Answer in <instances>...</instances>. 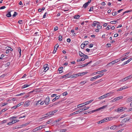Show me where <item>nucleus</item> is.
<instances>
[{"label":"nucleus","mask_w":132,"mask_h":132,"mask_svg":"<svg viewBox=\"0 0 132 132\" xmlns=\"http://www.w3.org/2000/svg\"><path fill=\"white\" fill-rule=\"evenodd\" d=\"M30 104L29 102H26L24 104V105L25 106L27 107Z\"/></svg>","instance_id":"aec40b11"},{"label":"nucleus","mask_w":132,"mask_h":132,"mask_svg":"<svg viewBox=\"0 0 132 132\" xmlns=\"http://www.w3.org/2000/svg\"><path fill=\"white\" fill-rule=\"evenodd\" d=\"M101 26L100 25H98L97 26V28L98 29H100L101 28Z\"/></svg>","instance_id":"5fc2aeb1"},{"label":"nucleus","mask_w":132,"mask_h":132,"mask_svg":"<svg viewBox=\"0 0 132 132\" xmlns=\"http://www.w3.org/2000/svg\"><path fill=\"white\" fill-rule=\"evenodd\" d=\"M60 130V132H65L67 131V129H64L62 130Z\"/></svg>","instance_id":"4c0bfd02"},{"label":"nucleus","mask_w":132,"mask_h":132,"mask_svg":"<svg viewBox=\"0 0 132 132\" xmlns=\"http://www.w3.org/2000/svg\"><path fill=\"white\" fill-rule=\"evenodd\" d=\"M112 65V64L110 62L107 64L106 66L108 67H111Z\"/></svg>","instance_id":"f704fd0d"},{"label":"nucleus","mask_w":132,"mask_h":132,"mask_svg":"<svg viewBox=\"0 0 132 132\" xmlns=\"http://www.w3.org/2000/svg\"><path fill=\"white\" fill-rule=\"evenodd\" d=\"M117 126L116 125H113L111 126L110 128V129H116Z\"/></svg>","instance_id":"b1692460"},{"label":"nucleus","mask_w":132,"mask_h":132,"mask_svg":"<svg viewBox=\"0 0 132 132\" xmlns=\"http://www.w3.org/2000/svg\"><path fill=\"white\" fill-rule=\"evenodd\" d=\"M85 60V59H84V60H82V59H78L77 60V62H79L81 61H84Z\"/></svg>","instance_id":"72a5a7b5"},{"label":"nucleus","mask_w":132,"mask_h":132,"mask_svg":"<svg viewBox=\"0 0 132 132\" xmlns=\"http://www.w3.org/2000/svg\"><path fill=\"white\" fill-rule=\"evenodd\" d=\"M89 43V42L88 41H85L83 42V43H82L84 45H86L88 44Z\"/></svg>","instance_id":"5701e85b"},{"label":"nucleus","mask_w":132,"mask_h":132,"mask_svg":"<svg viewBox=\"0 0 132 132\" xmlns=\"http://www.w3.org/2000/svg\"><path fill=\"white\" fill-rule=\"evenodd\" d=\"M80 112H81V111H79V110L77 111H75L72 113H71V114H70V116H71L72 115H74L75 114H77Z\"/></svg>","instance_id":"f8f14e48"},{"label":"nucleus","mask_w":132,"mask_h":132,"mask_svg":"<svg viewBox=\"0 0 132 132\" xmlns=\"http://www.w3.org/2000/svg\"><path fill=\"white\" fill-rule=\"evenodd\" d=\"M71 40L69 38H68L67 39V42H68L69 43L70 42Z\"/></svg>","instance_id":"680f3d73"},{"label":"nucleus","mask_w":132,"mask_h":132,"mask_svg":"<svg viewBox=\"0 0 132 132\" xmlns=\"http://www.w3.org/2000/svg\"><path fill=\"white\" fill-rule=\"evenodd\" d=\"M8 121V120H4L1 121V122L2 123H4L5 122H6Z\"/></svg>","instance_id":"ea45409f"},{"label":"nucleus","mask_w":132,"mask_h":132,"mask_svg":"<svg viewBox=\"0 0 132 132\" xmlns=\"http://www.w3.org/2000/svg\"><path fill=\"white\" fill-rule=\"evenodd\" d=\"M46 115L44 117V118L48 117H51L52 115H53V112L52 111H51L47 113L46 114Z\"/></svg>","instance_id":"7ed1b4c3"},{"label":"nucleus","mask_w":132,"mask_h":132,"mask_svg":"<svg viewBox=\"0 0 132 132\" xmlns=\"http://www.w3.org/2000/svg\"><path fill=\"white\" fill-rule=\"evenodd\" d=\"M99 23V22H97L96 21H94L93 22V24L92 25V26L93 27H95L96 26V25L97 24V23Z\"/></svg>","instance_id":"4be33fe9"},{"label":"nucleus","mask_w":132,"mask_h":132,"mask_svg":"<svg viewBox=\"0 0 132 132\" xmlns=\"http://www.w3.org/2000/svg\"><path fill=\"white\" fill-rule=\"evenodd\" d=\"M122 88L123 89H123H126V88H128V87H127V86H123V87H122Z\"/></svg>","instance_id":"338daca9"},{"label":"nucleus","mask_w":132,"mask_h":132,"mask_svg":"<svg viewBox=\"0 0 132 132\" xmlns=\"http://www.w3.org/2000/svg\"><path fill=\"white\" fill-rule=\"evenodd\" d=\"M44 102L46 104H48L50 102V98L49 97H47L45 99Z\"/></svg>","instance_id":"423d86ee"},{"label":"nucleus","mask_w":132,"mask_h":132,"mask_svg":"<svg viewBox=\"0 0 132 132\" xmlns=\"http://www.w3.org/2000/svg\"><path fill=\"white\" fill-rule=\"evenodd\" d=\"M40 100L38 101H36L35 102V103L34 104V105L35 106H36L37 105L40 104Z\"/></svg>","instance_id":"2eb2a0df"},{"label":"nucleus","mask_w":132,"mask_h":132,"mask_svg":"<svg viewBox=\"0 0 132 132\" xmlns=\"http://www.w3.org/2000/svg\"><path fill=\"white\" fill-rule=\"evenodd\" d=\"M87 73V72H85L80 73H78V74L79 75V76H82V75H83L85 74H86Z\"/></svg>","instance_id":"dca6fc26"},{"label":"nucleus","mask_w":132,"mask_h":132,"mask_svg":"<svg viewBox=\"0 0 132 132\" xmlns=\"http://www.w3.org/2000/svg\"><path fill=\"white\" fill-rule=\"evenodd\" d=\"M19 103L16 106H14L13 107V108H14V107H15V108H16L17 107L20 106L22 104L21 103Z\"/></svg>","instance_id":"7c9ffc66"},{"label":"nucleus","mask_w":132,"mask_h":132,"mask_svg":"<svg viewBox=\"0 0 132 132\" xmlns=\"http://www.w3.org/2000/svg\"><path fill=\"white\" fill-rule=\"evenodd\" d=\"M38 129L37 127V128L34 129L33 130V132H35V131H38Z\"/></svg>","instance_id":"8fccbe9b"},{"label":"nucleus","mask_w":132,"mask_h":132,"mask_svg":"<svg viewBox=\"0 0 132 132\" xmlns=\"http://www.w3.org/2000/svg\"><path fill=\"white\" fill-rule=\"evenodd\" d=\"M13 51V49L10 47H9L8 48L6 51V53L7 54L9 53L10 51Z\"/></svg>","instance_id":"1a4fd4ad"},{"label":"nucleus","mask_w":132,"mask_h":132,"mask_svg":"<svg viewBox=\"0 0 132 132\" xmlns=\"http://www.w3.org/2000/svg\"><path fill=\"white\" fill-rule=\"evenodd\" d=\"M67 93L66 92H65L63 93L62 94V95L63 96H65L67 94Z\"/></svg>","instance_id":"58836bf2"},{"label":"nucleus","mask_w":132,"mask_h":132,"mask_svg":"<svg viewBox=\"0 0 132 132\" xmlns=\"http://www.w3.org/2000/svg\"><path fill=\"white\" fill-rule=\"evenodd\" d=\"M79 75L78 73L76 74H74L72 75H71L70 76V78H76L78 76H79Z\"/></svg>","instance_id":"0eeeda50"},{"label":"nucleus","mask_w":132,"mask_h":132,"mask_svg":"<svg viewBox=\"0 0 132 132\" xmlns=\"http://www.w3.org/2000/svg\"><path fill=\"white\" fill-rule=\"evenodd\" d=\"M79 54L80 56L81 57H83L84 54L82 53L81 51L79 52Z\"/></svg>","instance_id":"6ab92c4d"},{"label":"nucleus","mask_w":132,"mask_h":132,"mask_svg":"<svg viewBox=\"0 0 132 132\" xmlns=\"http://www.w3.org/2000/svg\"><path fill=\"white\" fill-rule=\"evenodd\" d=\"M110 93H108L104 94V95H105V97H107L108 96H109L110 95Z\"/></svg>","instance_id":"c03bdc74"},{"label":"nucleus","mask_w":132,"mask_h":132,"mask_svg":"<svg viewBox=\"0 0 132 132\" xmlns=\"http://www.w3.org/2000/svg\"><path fill=\"white\" fill-rule=\"evenodd\" d=\"M38 130H40L42 129L43 128L42 126H40L37 127Z\"/></svg>","instance_id":"bf43d9fd"},{"label":"nucleus","mask_w":132,"mask_h":132,"mask_svg":"<svg viewBox=\"0 0 132 132\" xmlns=\"http://www.w3.org/2000/svg\"><path fill=\"white\" fill-rule=\"evenodd\" d=\"M84 56H83V57L85 58V59L88 58V56L87 55L85 54H84Z\"/></svg>","instance_id":"37998d69"},{"label":"nucleus","mask_w":132,"mask_h":132,"mask_svg":"<svg viewBox=\"0 0 132 132\" xmlns=\"http://www.w3.org/2000/svg\"><path fill=\"white\" fill-rule=\"evenodd\" d=\"M100 82V81H96V82H94L93 83V84L95 85V84H97V83H99Z\"/></svg>","instance_id":"774afa93"},{"label":"nucleus","mask_w":132,"mask_h":132,"mask_svg":"<svg viewBox=\"0 0 132 132\" xmlns=\"http://www.w3.org/2000/svg\"><path fill=\"white\" fill-rule=\"evenodd\" d=\"M18 49L20 54V57L21 55V50L20 48L19 47L18 48Z\"/></svg>","instance_id":"c756f323"},{"label":"nucleus","mask_w":132,"mask_h":132,"mask_svg":"<svg viewBox=\"0 0 132 132\" xmlns=\"http://www.w3.org/2000/svg\"><path fill=\"white\" fill-rule=\"evenodd\" d=\"M51 122H52V120H49L46 123L47 124H48L50 123Z\"/></svg>","instance_id":"4d7b16f0"},{"label":"nucleus","mask_w":132,"mask_h":132,"mask_svg":"<svg viewBox=\"0 0 132 132\" xmlns=\"http://www.w3.org/2000/svg\"><path fill=\"white\" fill-rule=\"evenodd\" d=\"M5 6H2L0 7V9H4L5 8Z\"/></svg>","instance_id":"e2e57ef3"},{"label":"nucleus","mask_w":132,"mask_h":132,"mask_svg":"<svg viewBox=\"0 0 132 132\" xmlns=\"http://www.w3.org/2000/svg\"><path fill=\"white\" fill-rule=\"evenodd\" d=\"M117 23V21H111L110 22V23L111 24H115Z\"/></svg>","instance_id":"a878e982"},{"label":"nucleus","mask_w":132,"mask_h":132,"mask_svg":"<svg viewBox=\"0 0 132 132\" xmlns=\"http://www.w3.org/2000/svg\"><path fill=\"white\" fill-rule=\"evenodd\" d=\"M71 73L70 72H69V73L64 75L63 77H64V78H70V76H71Z\"/></svg>","instance_id":"6e6552de"},{"label":"nucleus","mask_w":132,"mask_h":132,"mask_svg":"<svg viewBox=\"0 0 132 132\" xmlns=\"http://www.w3.org/2000/svg\"><path fill=\"white\" fill-rule=\"evenodd\" d=\"M132 59V57L130 58V59H128L127 61H126L125 62V63H126V64L127 63H128L129 62H130Z\"/></svg>","instance_id":"cd10ccee"},{"label":"nucleus","mask_w":132,"mask_h":132,"mask_svg":"<svg viewBox=\"0 0 132 132\" xmlns=\"http://www.w3.org/2000/svg\"><path fill=\"white\" fill-rule=\"evenodd\" d=\"M57 44L56 45L54 46V50L53 52V54L55 53H56V51L57 50L58 48V45H57Z\"/></svg>","instance_id":"9d476101"},{"label":"nucleus","mask_w":132,"mask_h":132,"mask_svg":"<svg viewBox=\"0 0 132 132\" xmlns=\"http://www.w3.org/2000/svg\"><path fill=\"white\" fill-rule=\"evenodd\" d=\"M123 90V89L122 88V87L121 88L118 89L117 90V91H121Z\"/></svg>","instance_id":"0e129e2a"},{"label":"nucleus","mask_w":132,"mask_h":132,"mask_svg":"<svg viewBox=\"0 0 132 132\" xmlns=\"http://www.w3.org/2000/svg\"><path fill=\"white\" fill-rule=\"evenodd\" d=\"M86 82L85 81H81L80 83V84L81 85H84Z\"/></svg>","instance_id":"49530a36"},{"label":"nucleus","mask_w":132,"mask_h":132,"mask_svg":"<svg viewBox=\"0 0 132 132\" xmlns=\"http://www.w3.org/2000/svg\"><path fill=\"white\" fill-rule=\"evenodd\" d=\"M94 6H92V7H90V9H89V11H93V7Z\"/></svg>","instance_id":"13d9d810"},{"label":"nucleus","mask_w":132,"mask_h":132,"mask_svg":"<svg viewBox=\"0 0 132 132\" xmlns=\"http://www.w3.org/2000/svg\"><path fill=\"white\" fill-rule=\"evenodd\" d=\"M10 64V62H7L6 64V66H8Z\"/></svg>","instance_id":"864d4df0"},{"label":"nucleus","mask_w":132,"mask_h":132,"mask_svg":"<svg viewBox=\"0 0 132 132\" xmlns=\"http://www.w3.org/2000/svg\"><path fill=\"white\" fill-rule=\"evenodd\" d=\"M30 86V85H28V84H25L24 85H23L22 87L21 88L22 89H23L25 88L28 87L29 86Z\"/></svg>","instance_id":"4468645a"},{"label":"nucleus","mask_w":132,"mask_h":132,"mask_svg":"<svg viewBox=\"0 0 132 132\" xmlns=\"http://www.w3.org/2000/svg\"><path fill=\"white\" fill-rule=\"evenodd\" d=\"M88 4H89L88 3L86 2L83 5V7H84V8H86L88 5Z\"/></svg>","instance_id":"a211bd4d"},{"label":"nucleus","mask_w":132,"mask_h":132,"mask_svg":"<svg viewBox=\"0 0 132 132\" xmlns=\"http://www.w3.org/2000/svg\"><path fill=\"white\" fill-rule=\"evenodd\" d=\"M122 98H123V97L121 96L117 97L115 98L113 100H111V101L112 102H114Z\"/></svg>","instance_id":"20e7f679"},{"label":"nucleus","mask_w":132,"mask_h":132,"mask_svg":"<svg viewBox=\"0 0 132 132\" xmlns=\"http://www.w3.org/2000/svg\"><path fill=\"white\" fill-rule=\"evenodd\" d=\"M17 13L16 12H14V14H13L12 15V16L13 17H15L17 15Z\"/></svg>","instance_id":"de8ad7c7"},{"label":"nucleus","mask_w":132,"mask_h":132,"mask_svg":"<svg viewBox=\"0 0 132 132\" xmlns=\"http://www.w3.org/2000/svg\"><path fill=\"white\" fill-rule=\"evenodd\" d=\"M103 75H104V74H101L98 75L97 76H96V78H98L101 77H102V76H103Z\"/></svg>","instance_id":"bb28decb"},{"label":"nucleus","mask_w":132,"mask_h":132,"mask_svg":"<svg viewBox=\"0 0 132 132\" xmlns=\"http://www.w3.org/2000/svg\"><path fill=\"white\" fill-rule=\"evenodd\" d=\"M24 94H25L24 93H20V94H18L17 95H16V96H21V95H23Z\"/></svg>","instance_id":"79ce46f5"},{"label":"nucleus","mask_w":132,"mask_h":132,"mask_svg":"<svg viewBox=\"0 0 132 132\" xmlns=\"http://www.w3.org/2000/svg\"><path fill=\"white\" fill-rule=\"evenodd\" d=\"M85 46L82 43L81 45V47L82 49H84V48L85 47Z\"/></svg>","instance_id":"09e8293b"},{"label":"nucleus","mask_w":132,"mask_h":132,"mask_svg":"<svg viewBox=\"0 0 132 132\" xmlns=\"http://www.w3.org/2000/svg\"><path fill=\"white\" fill-rule=\"evenodd\" d=\"M111 46V44H107L106 45V47H110Z\"/></svg>","instance_id":"3c124183"},{"label":"nucleus","mask_w":132,"mask_h":132,"mask_svg":"<svg viewBox=\"0 0 132 132\" xmlns=\"http://www.w3.org/2000/svg\"><path fill=\"white\" fill-rule=\"evenodd\" d=\"M18 23L20 24H21L23 23V21L22 20H20L18 21Z\"/></svg>","instance_id":"a18cd8bd"},{"label":"nucleus","mask_w":132,"mask_h":132,"mask_svg":"<svg viewBox=\"0 0 132 132\" xmlns=\"http://www.w3.org/2000/svg\"><path fill=\"white\" fill-rule=\"evenodd\" d=\"M120 58H119L118 59H116L115 60H114V61L115 62V63H117L118 62H119L120 60Z\"/></svg>","instance_id":"473e14b6"},{"label":"nucleus","mask_w":132,"mask_h":132,"mask_svg":"<svg viewBox=\"0 0 132 132\" xmlns=\"http://www.w3.org/2000/svg\"><path fill=\"white\" fill-rule=\"evenodd\" d=\"M89 108V107H86L85 106V107L83 108L82 109L80 110H79V111H81V112L84 110H85L88 109Z\"/></svg>","instance_id":"9b49d317"},{"label":"nucleus","mask_w":132,"mask_h":132,"mask_svg":"<svg viewBox=\"0 0 132 132\" xmlns=\"http://www.w3.org/2000/svg\"><path fill=\"white\" fill-rule=\"evenodd\" d=\"M117 13L116 12H115L114 13L113 12L112 13V15L113 16L116 15H117Z\"/></svg>","instance_id":"052dcab7"},{"label":"nucleus","mask_w":132,"mask_h":132,"mask_svg":"<svg viewBox=\"0 0 132 132\" xmlns=\"http://www.w3.org/2000/svg\"><path fill=\"white\" fill-rule=\"evenodd\" d=\"M132 101V96L127 98V101L128 102H130Z\"/></svg>","instance_id":"393cba45"},{"label":"nucleus","mask_w":132,"mask_h":132,"mask_svg":"<svg viewBox=\"0 0 132 132\" xmlns=\"http://www.w3.org/2000/svg\"><path fill=\"white\" fill-rule=\"evenodd\" d=\"M16 118V117H15L14 116H13L11 117V118H9V119L10 120H14L15 118Z\"/></svg>","instance_id":"e433bc0d"},{"label":"nucleus","mask_w":132,"mask_h":132,"mask_svg":"<svg viewBox=\"0 0 132 132\" xmlns=\"http://www.w3.org/2000/svg\"><path fill=\"white\" fill-rule=\"evenodd\" d=\"M80 17V16L79 15H76L74 16V18L75 19H78Z\"/></svg>","instance_id":"c9c22d12"},{"label":"nucleus","mask_w":132,"mask_h":132,"mask_svg":"<svg viewBox=\"0 0 132 132\" xmlns=\"http://www.w3.org/2000/svg\"><path fill=\"white\" fill-rule=\"evenodd\" d=\"M128 78L127 77L125 78H124V79H122V80H121L120 81V82H122V81H125L126 80H127L128 79Z\"/></svg>","instance_id":"412c9836"},{"label":"nucleus","mask_w":132,"mask_h":132,"mask_svg":"<svg viewBox=\"0 0 132 132\" xmlns=\"http://www.w3.org/2000/svg\"><path fill=\"white\" fill-rule=\"evenodd\" d=\"M58 99V96H56L53 99L52 101L53 102H54L56 100H57Z\"/></svg>","instance_id":"a19ab883"},{"label":"nucleus","mask_w":132,"mask_h":132,"mask_svg":"<svg viewBox=\"0 0 132 132\" xmlns=\"http://www.w3.org/2000/svg\"><path fill=\"white\" fill-rule=\"evenodd\" d=\"M127 108L125 107H121L118 108L117 110H116L118 112H120L125 111L126 110Z\"/></svg>","instance_id":"f03ea898"},{"label":"nucleus","mask_w":132,"mask_h":132,"mask_svg":"<svg viewBox=\"0 0 132 132\" xmlns=\"http://www.w3.org/2000/svg\"><path fill=\"white\" fill-rule=\"evenodd\" d=\"M43 68L44 69V70H43L44 72H46L47 71L48 69L49 68L47 66V64H46L43 67Z\"/></svg>","instance_id":"39448f33"},{"label":"nucleus","mask_w":132,"mask_h":132,"mask_svg":"<svg viewBox=\"0 0 132 132\" xmlns=\"http://www.w3.org/2000/svg\"><path fill=\"white\" fill-rule=\"evenodd\" d=\"M131 110H132V109L131 108H130L129 109L127 110L126 111L127 112H129Z\"/></svg>","instance_id":"6e6d98bb"},{"label":"nucleus","mask_w":132,"mask_h":132,"mask_svg":"<svg viewBox=\"0 0 132 132\" xmlns=\"http://www.w3.org/2000/svg\"><path fill=\"white\" fill-rule=\"evenodd\" d=\"M44 103H45L44 101H41L40 100V105H42L44 104Z\"/></svg>","instance_id":"603ef678"},{"label":"nucleus","mask_w":132,"mask_h":132,"mask_svg":"<svg viewBox=\"0 0 132 132\" xmlns=\"http://www.w3.org/2000/svg\"><path fill=\"white\" fill-rule=\"evenodd\" d=\"M106 106H107L106 105L103 106L102 107H101L97 109L93 110H92L90 111L89 112H88V113H90V114H91L92 113L94 112L95 111H99L101 109H103L105 108L106 107Z\"/></svg>","instance_id":"f257e3e1"},{"label":"nucleus","mask_w":132,"mask_h":132,"mask_svg":"<svg viewBox=\"0 0 132 132\" xmlns=\"http://www.w3.org/2000/svg\"><path fill=\"white\" fill-rule=\"evenodd\" d=\"M107 71V70L106 69H104V70H102L101 71V72H105L106 71Z\"/></svg>","instance_id":"69168bd1"},{"label":"nucleus","mask_w":132,"mask_h":132,"mask_svg":"<svg viewBox=\"0 0 132 132\" xmlns=\"http://www.w3.org/2000/svg\"><path fill=\"white\" fill-rule=\"evenodd\" d=\"M96 76H95L94 77H92V78L90 80L91 81H94V79H97V78H96Z\"/></svg>","instance_id":"2f4dec72"},{"label":"nucleus","mask_w":132,"mask_h":132,"mask_svg":"<svg viewBox=\"0 0 132 132\" xmlns=\"http://www.w3.org/2000/svg\"><path fill=\"white\" fill-rule=\"evenodd\" d=\"M6 16L8 17H10L11 16V14L10 12H9L7 13V14L6 15Z\"/></svg>","instance_id":"f3484780"},{"label":"nucleus","mask_w":132,"mask_h":132,"mask_svg":"<svg viewBox=\"0 0 132 132\" xmlns=\"http://www.w3.org/2000/svg\"><path fill=\"white\" fill-rule=\"evenodd\" d=\"M130 118H127L123 119L122 121V122H126L127 121L129 120Z\"/></svg>","instance_id":"ddd939ff"},{"label":"nucleus","mask_w":132,"mask_h":132,"mask_svg":"<svg viewBox=\"0 0 132 132\" xmlns=\"http://www.w3.org/2000/svg\"><path fill=\"white\" fill-rule=\"evenodd\" d=\"M62 37L61 36H59L58 37V40L61 41L62 40Z\"/></svg>","instance_id":"c85d7f7f"}]
</instances>
